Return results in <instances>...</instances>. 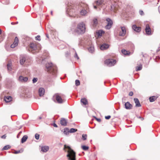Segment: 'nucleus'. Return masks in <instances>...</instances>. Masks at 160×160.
<instances>
[{
  "label": "nucleus",
  "mask_w": 160,
  "mask_h": 160,
  "mask_svg": "<svg viewBox=\"0 0 160 160\" xmlns=\"http://www.w3.org/2000/svg\"><path fill=\"white\" fill-rule=\"evenodd\" d=\"M7 67L8 70L9 71H10L12 70L11 64L8 63L7 65Z\"/></svg>",
  "instance_id": "nucleus-28"
},
{
  "label": "nucleus",
  "mask_w": 160,
  "mask_h": 160,
  "mask_svg": "<svg viewBox=\"0 0 160 160\" xmlns=\"http://www.w3.org/2000/svg\"><path fill=\"white\" fill-rule=\"evenodd\" d=\"M19 40L17 37H16L15 38L14 42L13 44H12L11 45V47L12 48H14L15 47L18 45V42Z\"/></svg>",
  "instance_id": "nucleus-13"
},
{
  "label": "nucleus",
  "mask_w": 160,
  "mask_h": 160,
  "mask_svg": "<svg viewBox=\"0 0 160 160\" xmlns=\"http://www.w3.org/2000/svg\"><path fill=\"white\" fill-rule=\"evenodd\" d=\"M39 135L38 133H36L35 135V138L37 140H38L39 139Z\"/></svg>",
  "instance_id": "nucleus-40"
},
{
  "label": "nucleus",
  "mask_w": 160,
  "mask_h": 160,
  "mask_svg": "<svg viewBox=\"0 0 160 160\" xmlns=\"http://www.w3.org/2000/svg\"><path fill=\"white\" fill-rule=\"evenodd\" d=\"M157 97L155 96L151 97L149 98V100L150 102H154L157 98Z\"/></svg>",
  "instance_id": "nucleus-26"
},
{
  "label": "nucleus",
  "mask_w": 160,
  "mask_h": 160,
  "mask_svg": "<svg viewBox=\"0 0 160 160\" xmlns=\"http://www.w3.org/2000/svg\"><path fill=\"white\" fill-rule=\"evenodd\" d=\"M46 37H47L48 38H49V36H48V34H46Z\"/></svg>",
  "instance_id": "nucleus-53"
},
{
  "label": "nucleus",
  "mask_w": 160,
  "mask_h": 160,
  "mask_svg": "<svg viewBox=\"0 0 160 160\" xmlns=\"http://www.w3.org/2000/svg\"><path fill=\"white\" fill-rule=\"evenodd\" d=\"M106 21L107 22V24L105 26V28L107 29H109L112 26L113 24L112 21L111 19L109 18H107L106 19Z\"/></svg>",
  "instance_id": "nucleus-7"
},
{
  "label": "nucleus",
  "mask_w": 160,
  "mask_h": 160,
  "mask_svg": "<svg viewBox=\"0 0 160 160\" xmlns=\"http://www.w3.org/2000/svg\"><path fill=\"white\" fill-rule=\"evenodd\" d=\"M11 24H13V22H12Z\"/></svg>",
  "instance_id": "nucleus-57"
},
{
  "label": "nucleus",
  "mask_w": 160,
  "mask_h": 160,
  "mask_svg": "<svg viewBox=\"0 0 160 160\" xmlns=\"http://www.w3.org/2000/svg\"><path fill=\"white\" fill-rule=\"evenodd\" d=\"M139 118H140L142 120H143V118H142L141 117H139Z\"/></svg>",
  "instance_id": "nucleus-52"
},
{
  "label": "nucleus",
  "mask_w": 160,
  "mask_h": 160,
  "mask_svg": "<svg viewBox=\"0 0 160 160\" xmlns=\"http://www.w3.org/2000/svg\"><path fill=\"white\" fill-rule=\"evenodd\" d=\"M94 8L95 9H96V8H97V7H96V6H94Z\"/></svg>",
  "instance_id": "nucleus-54"
},
{
  "label": "nucleus",
  "mask_w": 160,
  "mask_h": 160,
  "mask_svg": "<svg viewBox=\"0 0 160 160\" xmlns=\"http://www.w3.org/2000/svg\"><path fill=\"white\" fill-rule=\"evenodd\" d=\"M6 137V136L5 135H2L1 137L2 138L5 139Z\"/></svg>",
  "instance_id": "nucleus-50"
},
{
  "label": "nucleus",
  "mask_w": 160,
  "mask_h": 160,
  "mask_svg": "<svg viewBox=\"0 0 160 160\" xmlns=\"http://www.w3.org/2000/svg\"><path fill=\"white\" fill-rule=\"evenodd\" d=\"M28 57L24 55H22L20 56V63L21 65H23L26 62Z\"/></svg>",
  "instance_id": "nucleus-8"
},
{
  "label": "nucleus",
  "mask_w": 160,
  "mask_h": 160,
  "mask_svg": "<svg viewBox=\"0 0 160 160\" xmlns=\"http://www.w3.org/2000/svg\"><path fill=\"white\" fill-rule=\"evenodd\" d=\"M122 52L123 54L125 55H129L130 53V52L128 53V52L125 49H122Z\"/></svg>",
  "instance_id": "nucleus-29"
},
{
  "label": "nucleus",
  "mask_w": 160,
  "mask_h": 160,
  "mask_svg": "<svg viewBox=\"0 0 160 160\" xmlns=\"http://www.w3.org/2000/svg\"><path fill=\"white\" fill-rule=\"evenodd\" d=\"M23 149H21L20 150H18V151H15L14 153L18 154V153H21V152H23Z\"/></svg>",
  "instance_id": "nucleus-37"
},
{
  "label": "nucleus",
  "mask_w": 160,
  "mask_h": 160,
  "mask_svg": "<svg viewBox=\"0 0 160 160\" xmlns=\"http://www.w3.org/2000/svg\"><path fill=\"white\" fill-rule=\"evenodd\" d=\"M18 23V22H17L16 23Z\"/></svg>",
  "instance_id": "nucleus-59"
},
{
  "label": "nucleus",
  "mask_w": 160,
  "mask_h": 160,
  "mask_svg": "<svg viewBox=\"0 0 160 160\" xmlns=\"http://www.w3.org/2000/svg\"><path fill=\"white\" fill-rule=\"evenodd\" d=\"M121 31L119 32V36H124L125 35L126 33V28L125 27H121Z\"/></svg>",
  "instance_id": "nucleus-10"
},
{
  "label": "nucleus",
  "mask_w": 160,
  "mask_h": 160,
  "mask_svg": "<svg viewBox=\"0 0 160 160\" xmlns=\"http://www.w3.org/2000/svg\"><path fill=\"white\" fill-rule=\"evenodd\" d=\"M109 48V45L106 43L102 44L100 47V49L102 50H104L107 49Z\"/></svg>",
  "instance_id": "nucleus-16"
},
{
  "label": "nucleus",
  "mask_w": 160,
  "mask_h": 160,
  "mask_svg": "<svg viewBox=\"0 0 160 160\" xmlns=\"http://www.w3.org/2000/svg\"><path fill=\"white\" fill-rule=\"evenodd\" d=\"M89 11L88 6L87 4H85L83 6L80 12V13L81 15L85 16L87 15Z\"/></svg>",
  "instance_id": "nucleus-5"
},
{
  "label": "nucleus",
  "mask_w": 160,
  "mask_h": 160,
  "mask_svg": "<svg viewBox=\"0 0 160 160\" xmlns=\"http://www.w3.org/2000/svg\"><path fill=\"white\" fill-rule=\"evenodd\" d=\"M88 51L91 53H92L94 51V48L93 47H90L88 48Z\"/></svg>",
  "instance_id": "nucleus-30"
},
{
  "label": "nucleus",
  "mask_w": 160,
  "mask_h": 160,
  "mask_svg": "<svg viewBox=\"0 0 160 160\" xmlns=\"http://www.w3.org/2000/svg\"><path fill=\"white\" fill-rule=\"evenodd\" d=\"M139 12V14L141 15H143L144 14V12L142 10H140Z\"/></svg>",
  "instance_id": "nucleus-46"
},
{
  "label": "nucleus",
  "mask_w": 160,
  "mask_h": 160,
  "mask_svg": "<svg viewBox=\"0 0 160 160\" xmlns=\"http://www.w3.org/2000/svg\"><path fill=\"white\" fill-rule=\"evenodd\" d=\"M70 53L68 51H67L65 52V56L66 57H68L70 55Z\"/></svg>",
  "instance_id": "nucleus-42"
},
{
  "label": "nucleus",
  "mask_w": 160,
  "mask_h": 160,
  "mask_svg": "<svg viewBox=\"0 0 160 160\" xmlns=\"http://www.w3.org/2000/svg\"><path fill=\"white\" fill-rule=\"evenodd\" d=\"M28 79V78L27 77H23V76H19L18 80L19 81L22 82H25L27 81Z\"/></svg>",
  "instance_id": "nucleus-15"
},
{
  "label": "nucleus",
  "mask_w": 160,
  "mask_h": 160,
  "mask_svg": "<svg viewBox=\"0 0 160 160\" xmlns=\"http://www.w3.org/2000/svg\"><path fill=\"white\" fill-rule=\"evenodd\" d=\"M103 1V0H98L97 4L98 5H101L102 4Z\"/></svg>",
  "instance_id": "nucleus-31"
},
{
  "label": "nucleus",
  "mask_w": 160,
  "mask_h": 160,
  "mask_svg": "<svg viewBox=\"0 0 160 160\" xmlns=\"http://www.w3.org/2000/svg\"><path fill=\"white\" fill-rule=\"evenodd\" d=\"M82 139L83 140H85L87 139V134H83L82 135Z\"/></svg>",
  "instance_id": "nucleus-36"
},
{
  "label": "nucleus",
  "mask_w": 160,
  "mask_h": 160,
  "mask_svg": "<svg viewBox=\"0 0 160 160\" xmlns=\"http://www.w3.org/2000/svg\"><path fill=\"white\" fill-rule=\"evenodd\" d=\"M103 32L102 31H99L98 32V36H101L102 33Z\"/></svg>",
  "instance_id": "nucleus-43"
},
{
  "label": "nucleus",
  "mask_w": 160,
  "mask_h": 160,
  "mask_svg": "<svg viewBox=\"0 0 160 160\" xmlns=\"http://www.w3.org/2000/svg\"><path fill=\"white\" fill-rule=\"evenodd\" d=\"M95 119L98 122H100L101 121V119L100 118H98L96 117H94Z\"/></svg>",
  "instance_id": "nucleus-47"
},
{
  "label": "nucleus",
  "mask_w": 160,
  "mask_h": 160,
  "mask_svg": "<svg viewBox=\"0 0 160 160\" xmlns=\"http://www.w3.org/2000/svg\"><path fill=\"white\" fill-rule=\"evenodd\" d=\"M2 32V30L1 29H0V34Z\"/></svg>",
  "instance_id": "nucleus-55"
},
{
  "label": "nucleus",
  "mask_w": 160,
  "mask_h": 160,
  "mask_svg": "<svg viewBox=\"0 0 160 160\" xmlns=\"http://www.w3.org/2000/svg\"><path fill=\"white\" fill-rule=\"evenodd\" d=\"M98 22L97 18H94L92 21V25L93 27H95L98 24Z\"/></svg>",
  "instance_id": "nucleus-25"
},
{
  "label": "nucleus",
  "mask_w": 160,
  "mask_h": 160,
  "mask_svg": "<svg viewBox=\"0 0 160 160\" xmlns=\"http://www.w3.org/2000/svg\"><path fill=\"white\" fill-rule=\"evenodd\" d=\"M82 148L85 151L88 150L89 148L88 147L86 146H82Z\"/></svg>",
  "instance_id": "nucleus-35"
},
{
  "label": "nucleus",
  "mask_w": 160,
  "mask_h": 160,
  "mask_svg": "<svg viewBox=\"0 0 160 160\" xmlns=\"http://www.w3.org/2000/svg\"><path fill=\"white\" fill-rule=\"evenodd\" d=\"M40 37V36H39V35H38V36H37V37H35V38H36V40H38V41H40V39H38V38H39Z\"/></svg>",
  "instance_id": "nucleus-44"
},
{
  "label": "nucleus",
  "mask_w": 160,
  "mask_h": 160,
  "mask_svg": "<svg viewBox=\"0 0 160 160\" xmlns=\"http://www.w3.org/2000/svg\"><path fill=\"white\" fill-rule=\"evenodd\" d=\"M67 120L64 118H62L60 120V123L62 126H66L67 124Z\"/></svg>",
  "instance_id": "nucleus-14"
},
{
  "label": "nucleus",
  "mask_w": 160,
  "mask_h": 160,
  "mask_svg": "<svg viewBox=\"0 0 160 160\" xmlns=\"http://www.w3.org/2000/svg\"><path fill=\"white\" fill-rule=\"evenodd\" d=\"M110 118H111V116L110 115L106 116L105 117V118L106 119H110Z\"/></svg>",
  "instance_id": "nucleus-45"
},
{
  "label": "nucleus",
  "mask_w": 160,
  "mask_h": 160,
  "mask_svg": "<svg viewBox=\"0 0 160 160\" xmlns=\"http://www.w3.org/2000/svg\"><path fill=\"white\" fill-rule=\"evenodd\" d=\"M44 89L43 88H39L38 92L40 96H42L44 94Z\"/></svg>",
  "instance_id": "nucleus-20"
},
{
  "label": "nucleus",
  "mask_w": 160,
  "mask_h": 160,
  "mask_svg": "<svg viewBox=\"0 0 160 160\" xmlns=\"http://www.w3.org/2000/svg\"><path fill=\"white\" fill-rule=\"evenodd\" d=\"M125 107L127 109H132V106L129 102H127L125 104Z\"/></svg>",
  "instance_id": "nucleus-17"
},
{
  "label": "nucleus",
  "mask_w": 160,
  "mask_h": 160,
  "mask_svg": "<svg viewBox=\"0 0 160 160\" xmlns=\"http://www.w3.org/2000/svg\"><path fill=\"white\" fill-rule=\"evenodd\" d=\"M49 148L48 146H43L41 148V151L43 152H46L48 150Z\"/></svg>",
  "instance_id": "nucleus-21"
},
{
  "label": "nucleus",
  "mask_w": 160,
  "mask_h": 160,
  "mask_svg": "<svg viewBox=\"0 0 160 160\" xmlns=\"http://www.w3.org/2000/svg\"><path fill=\"white\" fill-rule=\"evenodd\" d=\"M75 84L77 86L79 85H80V81L78 80H76L75 81Z\"/></svg>",
  "instance_id": "nucleus-38"
},
{
  "label": "nucleus",
  "mask_w": 160,
  "mask_h": 160,
  "mask_svg": "<svg viewBox=\"0 0 160 160\" xmlns=\"http://www.w3.org/2000/svg\"><path fill=\"white\" fill-rule=\"evenodd\" d=\"M72 8L71 6L68 5L66 10L67 14L70 17H72L73 16V13L74 12V10L71 8Z\"/></svg>",
  "instance_id": "nucleus-9"
},
{
  "label": "nucleus",
  "mask_w": 160,
  "mask_h": 160,
  "mask_svg": "<svg viewBox=\"0 0 160 160\" xmlns=\"http://www.w3.org/2000/svg\"><path fill=\"white\" fill-rule=\"evenodd\" d=\"M41 117L40 118V119H41Z\"/></svg>",
  "instance_id": "nucleus-60"
},
{
  "label": "nucleus",
  "mask_w": 160,
  "mask_h": 160,
  "mask_svg": "<svg viewBox=\"0 0 160 160\" xmlns=\"http://www.w3.org/2000/svg\"><path fill=\"white\" fill-rule=\"evenodd\" d=\"M10 148V146L9 145H7L5 146L2 149V150H8Z\"/></svg>",
  "instance_id": "nucleus-33"
},
{
  "label": "nucleus",
  "mask_w": 160,
  "mask_h": 160,
  "mask_svg": "<svg viewBox=\"0 0 160 160\" xmlns=\"http://www.w3.org/2000/svg\"><path fill=\"white\" fill-rule=\"evenodd\" d=\"M63 150L65 152H68L67 157L69 160H76L75 152L72 150L71 148L66 145H64Z\"/></svg>",
  "instance_id": "nucleus-1"
},
{
  "label": "nucleus",
  "mask_w": 160,
  "mask_h": 160,
  "mask_svg": "<svg viewBox=\"0 0 160 160\" xmlns=\"http://www.w3.org/2000/svg\"><path fill=\"white\" fill-rule=\"evenodd\" d=\"M132 29L137 32H139L141 30L140 27H137L136 25H134L132 26Z\"/></svg>",
  "instance_id": "nucleus-18"
},
{
  "label": "nucleus",
  "mask_w": 160,
  "mask_h": 160,
  "mask_svg": "<svg viewBox=\"0 0 160 160\" xmlns=\"http://www.w3.org/2000/svg\"><path fill=\"white\" fill-rule=\"evenodd\" d=\"M142 65H140L137 66L136 68V70L137 71H139L142 69Z\"/></svg>",
  "instance_id": "nucleus-34"
},
{
  "label": "nucleus",
  "mask_w": 160,
  "mask_h": 160,
  "mask_svg": "<svg viewBox=\"0 0 160 160\" xmlns=\"http://www.w3.org/2000/svg\"><path fill=\"white\" fill-rule=\"evenodd\" d=\"M63 130V132L66 135H68L70 132L69 129L68 128H65Z\"/></svg>",
  "instance_id": "nucleus-24"
},
{
  "label": "nucleus",
  "mask_w": 160,
  "mask_h": 160,
  "mask_svg": "<svg viewBox=\"0 0 160 160\" xmlns=\"http://www.w3.org/2000/svg\"><path fill=\"white\" fill-rule=\"evenodd\" d=\"M47 72L52 74L54 75H56L57 73V68L56 66L52 63H48L46 64Z\"/></svg>",
  "instance_id": "nucleus-3"
},
{
  "label": "nucleus",
  "mask_w": 160,
  "mask_h": 160,
  "mask_svg": "<svg viewBox=\"0 0 160 160\" xmlns=\"http://www.w3.org/2000/svg\"><path fill=\"white\" fill-rule=\"evenodd\" d=\"M22 133V132H20L19 133Z\"/></svg>",
  "instance_id": "nucleus-58"
},
{
  "label": "nucleus",
  "mask_w": 160,
  "mask_h": 160,
  "mask_svg": "<svg viewBox=\"0 0 160 160\" xmlns=\"http://www.w3.org/2000/svg\"><path fill=\"white\" fill-rule=\"evenodd\" d=\"M74 57L75 58H76L77 59H79V58L78 55V54L76 52H75V55H74Z\"/></svg>",
  "instance_id": "nucleus-41"
},
{
  "label": "nucleus",
  "mask_w": 160,
  "mask_h": 160,
  "mask_svg": "<svg viewBox=\"0 0 160 160\" xmlns=\"http://www.w3.org/2000/svg\"><path fill=\"white\" fill-rule=\"evenodd\" d=\"M12 98L11 96H5L4 98L5 101L7 102H9L12 100Z\"/></svg>",
  "instance_id": "nucleus-22"
},
{
  "label": "nucleus",
  "mask_w": 160,
  "mask_h": 160,
  "mask_svg": "<svg viewBox=\"0 0 160 160\" xmlns=\"http://www.w3.org/2000/svg\"><path fill=\"white\" fill-rule=\"evenodd\" d=\"M145 31L147 34L148 35H151V30L148 24L146 25Z\"/></svg>",
  "instance_id": "nucleus-12"
},
{
  "label": "nucleus",
  "mask_w": 160,
  "mask_h": 160,
  "mask_svg": "<svg viewBox=\"0 0 160 160\" xmlns=\"http://www.w3.org/2000/svg\"><path fill=\"white\" fill-rule=\"evenodd\" d=\"M86 27L85 23L83 22L78 23L75 29H72V32H76L78 34H83L85 32Z\"/></svg>",
  "instance_id": "nucleus-2"
},
{
  "label": "nucleus",
  "mask_w": 160,
  "mask_h": 160,
  "mask_svg": "<svg viewBox=\"0 0 160 160\" xmlns=\"http://www.w3.org/2000/svg\"><path fill=\"white\" fill-rule=\"evenodd\" d=\"M105 62L109 66H113L116 62V60L113 59H108L105 61Z\"/></svg>",
  "instance_id": "nucleus-6"
},
{
  "label": "nucleus",
  "mask_w": 160,
  "mask_h": 160,
  "mask_svg": "<svg viewBox=\"0 0 160 160\" xmlns=\"http://www.w3.org/2000/svg\"><path fill=\"white\" fill-rule=\"evenodd\" d=\"M38 78H34L32 79V82L33 83H36L38 81Z\"/></svg>",
  "instance_id": "nucleus-39"
},
{
  "label": "nucleus",
  "mask_w": 160,
  "mask_h": 160,
  "mask_svg": "<svg viewBox=\"0 0 160 160\" xmlns=\"http://www.w3.org/2000/svg\"><path fill=\"white\" fill-rule=\"evenodd\" d=\"M134 100L136 104V107H140L141 106V105L138 99L137 98H134Z\"/></svg>",
  "instance_id": "nucleus-19"
},
{
  "label": "nucleus",
  "mask_w": 160,
  "mask_h": 160,
  "mask_svg": "<svg viewBox=\"0 0 160 160\" xmlns=\"http://www.w3.org/2000/svg\"><path fill=\"white\" fill-rule=\"evenodd\" d=\"M53 126L54 127L57 128L58 127V126L57 124H56L55 123H54L53 124Z\"/></svg>",
  "instance_id": "nucleus-51"
},
{
  "label": "nucleus",
  "mask_w": 160,
  "mask_h": 160,
  "mask_svg": "<svg viewBox=\"0 0 160 160\" xmlns=\"http://www.w3.org/2000/svg\"><path fill=\"white\" fill-rule=\"evenodd\" d=\"M51 14L52 15V11H51Z\"/></svg>",
  "instance_id": "nucleus-56"
},
{
  "label": "nucleus",
  "mask_w": 160,
  "mask_h": 160,
  "mask_svg": "<svg viewBox=\"0 0 160 160\" xmlns=\"http://www.w3.org/2000/svg\"><path fill=\"white\" fill-rule=\"evenodd\" d=\"M55 96L57 102L59 103H62L64 102L61 96L58 94H56Z\"/></svg>",
  "instance_id": "nucleus-11"
},
{
  "label": "nucleus",
  "mask_w": 160,
  "mask_h": 160,
  "mask_svg": "<svg viewBox=\"0 0 160 160\" xmlns=\"http://www.w3.org/2000/svg\"><path fill=\"white\" fill-rule=\"evenodd\" d=\"M133 95V92H130L129 93V95L130 96H132Z\"/></svg>",
  "instance_id": "nucleus-48"
},
{
  "label": "nucleus",
  "mask_w": 160,
  "mask_h": 160,
  "mask_svg": "<svg viewBox=\"0 0 160 160\" xmlns=\"http://www.w3.org/2000/svg\"><path fill=\"white\" fill-rule=\"evenodd\" d=\"M81 102L84 105H86L88 104V101L85 98H82L81 100Z\"/></svg>",
  "instance_id": "nucleus-23"
},
{
  "label": "nucleus",
  "mask_w": 160,
  "mask_h": 160,
  "mask_svg": "<svg viewBox=\"0 0 160 160\" xmlns=\"http://www.w3.org/2000/svg\"><path fill=\"white\" fill-rule=\"evenodd\" d=\"M39 45H37L33 43H31L29 45V50H31L32 53H35L39 51L38 48Z\"/></svg>",
  "instance_id": "nucleus-4"
},
{
  "label": "nucleus",
  "mask_w": 160,
  "mask_h": 160,
  "mask_svg": "<svg viewBox=\"0 0 160 160\" xmlns=\"http://www.w3.org/2000/svg\"><path fill=\"white\" fill-rule=\"evenodd\" d=\"M111 10L112 11H114V7L113 5L111 6Z\"/></svg>",
  "instance_id": "nucleus-49"
},
{
  "label": "nucleus",
  "mask_w": 160,
  "mask_h": 160,
  "mask_svg": "<svg viewBox=\"0 0 160 160\" xmlns=\"http://www.w3.org/2000/svg\"><path fill=\"white\" fill-rule=\"evenodd\" d=\"M77 131V129L73 128H72L70 129V130H69V132L70 133H73L76 132Z\"/></svg>",
  "instance_id": "nucleus-32"
},
{
  "label": "nucleus",
  "mask_w": 160,
  "mask_h": 160,
  "mask_svg": "<svg viewBox=\"0 0 160 160\" xmlns=\"http://www.w3.org/2000/svg\"><path fill=\"white\" fill-rule=\"evenodd\" d=\"M28 138V136L27 135H24L22 138L21 142L22 143L25 142Z\"/></svg>",
  "instance_id": "nucleus-27"
}]
</instances>
